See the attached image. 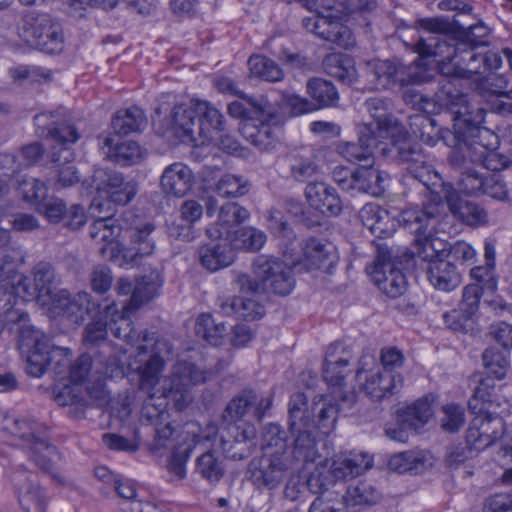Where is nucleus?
<instances>
[{
	"label": "nucleus",
	"mask_w": 512,
	"mask_h": 512,
	"mask_svg": "<svg viewBox=\"0 0 512 512\" xmlns=\"http://www.w3.org/2000/svg\"><path fill=\"white\" fill-rule=\"evenodd\" d=\"M20 35L25 42L48 54H57L64 49L62 29L47 14L27 16Z\"/></svg>",
	"instance_id": "obj_16"
},
{
	"label": "nucleus",
	"mask_w": 512,
	"mask_h": 512,
	"mask_svg": "<svg viewBox=\"0 0 512 512\" xmlns=\"http://www.w3.org/2000/svg\"><path fill=\"white\" fill-rule=\"evenodd\" d=\"M62 116L60 111L43 112L34 117L35 125L39 133L50 137L61 146L59 151L54 150L51 154L53 168L52 177L49 179L52 187L56 190L68 188L80 182L81 175L73 161L75 154L68 148L80 139V134L73 125L59 123Z\"/></svg>",
	"instance_id": "obj_7"
},
{
	"label": "nucleus",
	"mask_w": 512,
	"mask_h": 512,
	"mask_svg": "<svg viewBox=\"0 0 512 512\" xmlns=\"http://www.w3.org/2000/svg\"><path fill=\"white\" fill-rule=\"evenodd\" d=\"M35 210L49 222L58 223L64 219L66 205L57 197H47Z\"/></svg>",
	"instance_id": "obj_63"
},
{
	"label": "nucleus",
	"mask_w": 512,
	"mask_h": 512,
	"mask_svg": "<svg viewBox=\"0 0 512 512\" xmlns=\"http://www.w3.org/2000/svg\"><path fill=\"white\" fill-rule=\"evenodd\" d=\"M474 414L476 416L471 421L466 435V441L472 449L481 451L491 446L497 439L502 440L505 434L503 411L487 408Z\"/></svg>",
	"instance_id": "obj_19"
},
{
	"label": "nucleus",
	"mask_w": 512,
	"mask_h": 512,
	"mask_svg": "<svg viewBox=\"0 0 512 512\" xmlns=\"http://www.w3.org/2000/svg\"><path fill=\"white\" fill-rule=\"evenodd\" d=\"M509 354L505 350L487 347L482 353V361L487 373L498 380L505 378L509 369Z\"/></svg>",
	"instance_id": "obj_53"
},
{
	"label": "nucleus",
	"mask_w": 512,
	"mask_h": 512,
	"mask_svg": "<svg viewBox=\"0 0 512 512\" xmlns=\"http://www.w3.org/2000/svg\"><path fill=\"white\" fill-rule=\"evenodd\" d=\"M154 226L146 223L143 226H135L129 229L131 244L128 248L122 246V252L117 265L120 267H133L154 253L155 241L151 238Z\"/></svg>",
	"instance_id": "obj_25"
},
{
	"label": "nucleus",
	"mask_w": 512,
	"mask_h": 512,
	"mask_svg": "<svg viewBox=\"0 0 512 512\" xmlns=\"http://www.w3.org/2000/svg\"><path fill=\"white\" fill-rule=\"evenodd\" d=\"M412 102L418 104L426 114L439 113L443 108L451 110L454 114V131L463 141L471 140V145H479L488 151L481 153L479 160L482 167L497 171L504 167L497 160L498 155L494 150L498 146V137L490 129L483 127L486 110L471 103L467 96L462 94L454 80H445L438 88L434 97L430 98L421 93L413 95Z\"/></svg>",
	"instance_id": "obj_3"
},
{
	"label": "nucleus",
	"mask_w": 512,
	"mask_h": 512,
	"mask_svg": "<svg viewBox=\"0 0 512 512\" xmlns=\"http://www.w3.org/2000/svg\"><path fill=\"white\" fill-rule=\"evenodd\" d=\"M36 423L27 419L13 418L8 420L5 429L12 435L27 441L30 449V457L45 471L50 469V462L56 456V448L45 440L34 436Z\"/></svg>",
	"instance_id": "obj_23"
},
{
	"label": "nucleus",
	"mask_w": 512,
	"mask_h": 512,
	"mask_svg": "<svg viewBox=\"0 0 512 512\" xmlns=\"http://www.w3.org/2000/svg\"><path fill=\"white\" fill-rule=\"evenodd\" d=\"M433 465L432 455L423 450L405 451L393 455L389 461L388 466L391 470L400 474L410 473L418 474Z\"/></svg>",
	"instance_id": "obj_38"
},
{
	"label": "nucleus",
	"mask_w": 512,
	"mask_h": 512,
	"mask_svg": "<svg viewBox=\"0 0 512 512\" xmlns=\"http://www.w3.org/2000/svg\"><path fill=\"white\" fill-rule=\"evenodd\" d=\"M268 228L280 240L291 244L295 240V234L289 223L286 221L281 210L271 209L267 216Z\"/></svg>",
	"instance_id": "obj_60"
},
{
	"label": "nucleus",
	"mask_w": 512,
	"mask_h": 512,
	"mask_svg": "<svg viewBox=\"0 0 512 512\" xmlns=\"http://www.w3.org/2000/svg\"><path fill=\"white\" fill-rule=\"evenodd\" d=\"M284 177L290 181L305 183L321 172L317 153L309 148L289 152L282 160Z\"/></svg>",
	"instance_id": "obj_24"
},
{
	"label": "nucleus",
	"mask_w": 512,
	"mask_h": 512,
	"mask_svg": "<svg viewBox=\"0 0 512 512\" xmlns=\"http://www.w3.org/2000/svg\"><path fill=\"white\" fill-rule=\"evenodd\" d=\"M196 471L201 477L208 480H219L224 476L225 468L221 459L207 451L197 458Z\"/></svg>",
	"instance_id": "obj_59"
},
{
	"label": "nucleus",
	"mask_w": 512,
	"mask_h": 512,
	"mask_svg": "<svg viewBox=\"0 0 512 512\" xmlns=\"http://www.w3.org/2000/svg\"><path fill=\"white\" fill-rule=\"evenodd\" d=\"M434 397L426 395L398 412V420L410 429L417 430L426 425L434 414Z\"/></svg>",
	"instance_id": "obj_40"
},
{
	"label": "nucleus",
	"mask_w": 512,
	"mask_h": 512,
	"mask_svg": "<svg viewBox=\"0 0 512 512\" xmlns=\"http://www.w3.org/2000/svg\"><path fill=\"white\" fill-rule=\"evenodd\" d=\"M220 311L225 316H237L246 320H254L264 314V308L251 298L234 296L219 302Z\"/></svg>",
	"instance_id": "obj_44"
},
{
	"label": "nucleus",
	"mask_w": 512,
	"mask_h": 512,
	"mask_svg": "<svg viewBox=\"0 0 512 512\" xmlns=\"http://www.w3.org/2000/svg\"><path fill=\"white\" fill-rule=\"evenodd\" d=\"M373 466V458L367 453H341L335 455L329 466L328 473L335 480L356 478L363 475Z\"/></svg>",
	"instance_id": "obj_28"
},
{
	"label": "nucleus",
	"mask_w": 512,
	"mask_h": 512,
	"mask_svg": "<svg viewBox=\"0 0 512 512\" xmlns=\"http://www.w3.org/2000/svg\"><path fill=\"white\" fill-rule=\"evenodd\" d=\"M71 358V350L62 347H52L49 366L58 380L69 378V370L72 366Z\"/></svg>",
	"instance_id": "obj_61"
},
{
	"label": "nucleus",
	"mask_w": 512,
	"mask_h": 512,
	"mask_svg": "<svg viewBox=\"0 0 512 512\" xmlns=\"http://www.w3.org/2000/svg\"><path fill=\"white\" fill-rule=\"evenodd\" d=\"M307 92L317 103V109L334 106L339 100L335 86L321 78L310 79L307 82Z\"/></svg>",
	"instance_id": "obj_52"
},
{
	"label": "nucleus",
	"mask_w": 512,
	"mask_h": 512,
	"mask_svg": "<svg viewBox=\"0 0 512 512\" xmlns=\"http://www.w3.org/2000/svg\"><path fill=\"white\" fill-rule=\"evenodd\" d=\"M359 217L363 225L376 237L386 238L393 235L396 229V221L389 212L380 206L370 203L364 205Z\"/></svg>",
	"instance_id": "obj_34"
},
{
	"label": "nucleus",
	"mask_w": 512,
	"mask_h": 512,
	"mask_svg": "<svg viewBox=\"0 0 512 512\" xmlns=\"http://www.w3.org/2000/svg\"><path fill=\"white\" fill-rule=\"evenodd\" d=\"M196 334L213 346L223 343L227 328L223 322H217L209 313L200 314L195 323Z\"/></svg>",
	"instance_id": "obj_51"
},
{
	"label": "nucleus",
	"mask_w": 512,
	"mask_h": 512,
	"mask_svg": "<svg viewBox=\"0 0 512 512\" xmlns=\"http://www.w3.org/2000/svg\"><path fill=\"white\" fill-rule=\"evenodd\" d=\"M468 59L466 67H460L452 65L450 66V75L443 77V79L439 80V88L442 86V83L445 80H454L456 85L458 86L459 78H471L472 75L480 74V67L473 66V62H481L483 63L484 70H497L502 65L501 57L494 52H488L486 54H476L472 51L468 52ZM464 61L466 58H462Z\"/></svg>",
	"instance_id": "obj_36"
},
{
	"label": "nucleus",
	"mask_w": 512,
	"mask_h": 512,
	"mask_svg": "<svg viewBox=\"0 0 512 512\" xmlns=\"http://www.w3.org/2000/svg\"><path fill=\"white\" fill-rule=\"evenodd\" d=\"M338 406L330 396L320 395L308 404L304 393H294L289 401V427L297 433L293 457L287 452V442L277 424L265 426L262 435L263 456L254 458L248 467L249 480H271L275 473L302 462V477L320 480L328 468V459L317 451L315 438L330 435L336 426Z\"/></svg>",
	"instance_id": "obj_2"
},
{
	"label": "nucleus",
	"mask_w": 512,
	"mask_h": 512,
	"mask_svg": "<svg viewBox=\"0 0 512 512\" xmlns=\"http://www.w3.org/2000/svg\"><path fill=\"white\" fill-rule=\"evenodd\" d=\"M494 384L489 379H483L469 400L468 406L472 413L483 412L487 408L496 409L493 396Z\"/></svg>",
	"instance_id": "obj_57"
},
{
	"label": "nucleus",
	"mask_w": 512,
	"mask_h": 512,
	"mask_svg": "<svg viewBox=\"0 0 512 512\" xmlns=\"http://www.w3.org/2000/svg\"><path fill=\"white\" fill-rule=\"evenodd\" d=\"M184 433V443L175 447L172 453L173 461L177 462L174 469L178 477H185L183 463L190 457L193 449L206 441H210L215 435L216 429L211 426L203 431L197 423L191 422L185 425Z\"/></svg>",
	"instance_id": "obj_27"
},
{
	"label": "nucleus",
	"mask_w": 512,
	"mask_h": 512,
	"mask_svg": "<svg viewBox=\"0 0 512 512\" xmlns=\"http://www.w3.org/2000/svg\"><path fill=\"white\" fill-rule=\"evenodd\" d=\"M255 401V393L252 390H244L228 403L223 412L224 420L232 424L228 428V433L233 437V440L222 435L221 448L224 453L233 459H243L250 453V449L255 446L257 435L255 426L250 423L235 424L244 417Z\"/></svg>",
	"instance_id": "obj_12"
},
{
	"label": "nucleus",
	"mask_w": 512,
	"mask_h": 512,
	"mask_svg": "<svg viewBox=\"0 0 512 512\" xmlns=\"http://www.w3.org/2000/svg\"><path fill=\"white\" fill-rule=\"evenodd\" d=\"M338 262L336 247L327 241L310 238L303 247L302 263L307 270L329 272Z\"/></svg>",
	"instance_id": "obj_29"
},
{
	"label": "nucleus",
	"mask_w": 512,
	"mask_h": 512,
	"mask_svg": "<svg viewBox=\"0 0 512 512\" xmlns=\"http://www.w3.org/2000/svg\"><path fill=\"white\" fill-rule=\"evenodd\" d=\"M400 151L403 159L420 163L419 170L411 175L431 192V202L443 203L442 199H445L451 212L469 226L477 227L488 223L487 211L476 203L461 201L453 184L443 181L433 169L432 159L426 153L409 145L403 146Z\"/></svg>",
	"instance_id": "obj_4"
},
{
	"label": "nucleus",
	"mask_w": 512,
	"mask_h": 512,
	"mask_svg": "<svg viewBox=\"0 0 512 512\" xmlns=\"http://www.w3.org/2000/svg\"><path fill=\"white\" fill-rule=\"evenodd\" d=\"M18 192L23 200L35 209L48 197L46 183L33 177H25L18 181Z\"/></svg>",
	"instance_id": "obj_54"
},
{
	"label": "nucleus",
	"mask_w": 512,
	"mask_h": 512,
	"mask_svg": "<svg viewBox=\"0 0 512 512\" xmlns=\"http://www.w3.org/2000/svg\"><path fill=\"white\" fill-rule=\"evenodd\" d=\"M163 284V277L159 271L143 276L134 286L131 298L126 304V310H135L149 302L156 296Z\"/></svg>",
	"instance_id": "obj_47"
},
{
	"label": "nucleus",
	"mask_w": 512,
	"mask_h": 512,
	"mask_svg": "<svg viewBox=\"0 0 512 512\" xmlns=\"http://www.w3.org/2000/svg\"><path fill=\"white\" fill-rule=\"evenodd\" d=\"M427 277L434 288L449 292L461 283L460 273L455 265L446 260L434 261L427 267Z\"/></svg>",
	"instance_id": "obj_39"
},
{
	"label": "nucleus",
	"mask_w": 512,
	"mask_h": 512,
	"mask_svg": "<svg viewBox=\"0 0 512 512\" xmlns=\"http://www.w3.org/2000/svg\"><path fill=\"white\" fill-rule=\"evenodd\" d=\"M248 65L252 75L265 81L276 82L283 78V71L278 64L265 56H251Z\"/></svg>",
	"instance_id": "obj_55"
},
{
	"label": "nucleus",
	"mask_w": 512,
	"mask_h": 512,
	"mask_svg": "<svg viewBox=\"0 0 512 512\" xmlns=\"http://www.w3.org/2000/svg\"><path fill=\"white\" fill-rule=\"evenodd\" d=\"M350 362V353L345 350L342 344H331L326 351L323 378L332 385L339 386L342 384Z\"/></svg>",
	"instance_id": "obj_35"
},
{
	"label": "nucleus",
	"mask_w": 512,
	"mask_h": 512,
	"mask_svg": "<svg viewBox=\"0 0 512 512\" xmlns=\"http://www.w3.org/2000/svg\"><path fill=\"white\" fill-rule=\"evenodd\" d=\"M105 155L120 165H132L143 159L145 151L134 141L115 143L112 137H106L103 142Z\"/></svg>",
	"instance_id": "obj_42"
},
{
	"label": "nucleus",
	"mask_w": 512,
	"mask_h": 512,
	"mask_svg": "<svg viewBox=\"0 0 512 512\" xmlns=\"http://www.w3.org/2000/svg\"><path fill=\"white\" fill-rule=\"evenodd\" d=\"M197 99H192L188 104L176 105L169 120V128L178 136L186 137L192 142L197 138V111L195 109Z\"/></svg>",
	"instance_id": "obj_37"
},
{
	"label": "nucleus",
	"mask_w": 512,
	"mask_h": 512,
	"mask_svg": "<svg viewBox=\"0 0 512 512\" xmlns=\"http://www.w3.org/2000/svg\"><path fill=\"white\" fill-rule=\"evenodd\" d=\"M442 428L448 432L458 431L465 423L464 408L455 403H449L442 407Z\"/></svg>",
	"instance_id": "obj_62"
},
{
	"label": "nucleus",
	"mask_w": 512,
	"mask_h": 512,
	"mask_svg": "<svg viewBox=\"0 0 512 512\" xmlns=\"http://www.w3.org/2000/svg\"><path fill=\"white\" fill-rule=\"evenodd\" d=\"M160 183L165 194L183 197L192 189L195 176L189 166L175 162L164 169Z\"/></svg>",
	"instance_id": "obj_31"
},
{
	"label": "nucleus",
	"mask_w": 512,
	"mask_h": 512,
	"mask_svg": "<svg viewBox=\"0 0 512 512\" xmlns=\"http://www.w3.org/2000/svg\"><path fill=\"white\" fill-rule=\"evenodd\" d=\"M309 10L316 13L303 19L305 29L339 47L349 49L355 45L350 29L342 19L354 11L371 10V0H305Z\"/></svg>",
	"instance_id": "obj_6"
},
{
	"label": "nucleus",
	"mask_w": 512,
	"mask_h": 512,
	"mask_svg": "<svg viewBox=\"0 0 512 512\" xmlns=\"http://www.w3.org/2000/svg\"><path fill=\"white\" fill-rule=\"evenodd\" d=\"M489 336L498 343L502 350L510 352L512 349V324L498 321L491 324Z\"/></svg>",
	"instance_id": "obj_64"
},
{
	"label": "nucleus",
	"mask_w": 512,
	"mask_h": 512,
	"mask_svg": "<svg viewBox=\"0 0 512 512\" xmlns=\"http://www.w3.org/2000/svg\"><path fill=\"white\" fill-rule=\"evenodd\" d=\"M18 500L24 512H45L47 497L39 482H21Z\"/></svg>",
	"instance_id": "obj_50"
},
{
	"label": "nucleus",
	"mask_w": 512,
	"mask_h": 512,
	"mask_svg": "<svg viewBox=\"0 0 512 512\" xmlns=\"http://www.w3.org/2000/svg\"><path fill=\"white\" fill-rule=\"evenodd\" d=\"M126 310V305L119 310L115 303L105 306V318H109V329L113 335L133 347L136 343V357L134 360L126 357L127 349L120 350L119 354L109 356L105 362L107 377L122 375L124 368L134 369L140 378V388L149 393L145 400L142 414L149 421L163 418L166 414L167 400L173 402L177 410L185 409L192 401L191 389L193 386L206 381V371L188 361H179L173 366L172 374L161 380L164 369V360L160 356L162 341H155L147 333L140 339L135 336L132 321Z\"/></svg>",
	"instance_id": "obj_1"
},
{
	"label": "nucleus",
	"mask_w": 512,
	"mask_h": 512,
	"mask_svg": "<svg viewBox=\"0 0 512 512\" xmlns=\"http://www.w3.org/2000/svg\"><path fill=\"white\" fill-rule=\"evenodd\" d=\"M447 217L446 205L440 202H428L422 208H407L400 214V222L415 237L418 257L428 265L448 257L449 243L435 236L445 230Z\"/></svg>",
	"instance_id": "obj_5"
},
{
	"label": "nucleus",
	"mask_w": 512,
	"mask_h": 512,
	"mask_svg": "<svg viewBox=\"0 0 512 512\" xmlns=\"http://www.w3.org/2000/svg\"><path fill=\"white\" fill-rule=\"evenodd\" d=\"M383 141V139L371 134H368L362 141L360 129L358 143L346 142L340 144L338 151L349 162H365V165H367L373 163V149L377 148Z\"/></svg>",
	"instance_id": "obj_41"
},
{
	"label": "nucleus",
	"mask_w": 512,
	"mask_h": 512,
	"mask_svg": "<svg viewBox=\"0 0 512 512\" xmlns=\"http://www.w3.org/2000/svg\"><path fill=\"white\" fill-rule=\"evenodd\" d=\"M450 162L460 173L458 188H455L457 192L467 195L482 194L486 176L477 170L475 164L468 162L459 151H453L451 153Z\"/></svg>",
	"instance_id": "obj_33"
},
{
	"label": "nucleus",
	"mask_w": 512,
	"mask_h": 512,
	"mask_svg": "<svg viewBox=\"0 0 512 512\" xmlns=\"http://www.w3.org/2000/svg\"><path fill=\"white\" fill-rule=\"evenodd\" d=\"M299 262L293 260L291 264L266 255H259L253 262L254 278L240 275L238 284L243 292L264 293L272 292L279 295H288L294 287V278L291 265Z\"/></svg>",
	"instance_id": "obj_11"
},
{
	"label": "nucleus",
	"mask_w": 512,
	"mask_h": 512,
	"mask_svg": "<svg viewBox=\"0 0 512 512\" xmlns=\"http://www.w3.org/2000/svg\"><path fill=\"white\" fill-rule=\"evenodd\" d=\"M382 175L379 170L373 168V163L362 165L352 173V193H368L378 195L382 192Z\"/></svg>",
	"instance_id": "obj_46"
},
{
	"label": "nucleus",
	"mask_w": 512,
	"mask_h": 512,
	"mask_svg": "<svg viewBox=\"0 0 512 512\" xmlns=\"http://www.w3.org/2000/svg\"><path fill=\"white\" fill-rule=\"evenodd\" d=\"M432 71L428 61L421 58L409 65L389 60L380 61L375 65V76L382 88H389L394 84L426 82L432 78Z\"/></svg>",
	"instance_id": "obj_18"
},
{
	"label": "nucleus",
	"mask_w": 512,
	"mask_h": 512,
	"mask_svg": "<svg viewBox=\"0 0 512 512\" xmlns=\"http://www.w3.org/2000/svg\"><path fill=\"white\" fill-rule=\"evenodd\" d=\"M325 72L339 81L352 84L357 79V70L352 57L343 53H332L323 60Z\"/></svg>",
	"instance_id": "obj_45"
},
{
	"label": "nucleus",
	"mask_w": 512,
	"mask_h": 512,
	"mask_svg": "<svg viewBox=\"0 0 512 512\" xmlns=\"http://www.w3.org/2000/svg\"><path fill=\"white\" fill-rule=\"evenodd\" d=\"M105 205L98 199L93 200L90 210L97 219L89 226V236L101 255L117 264L122 252V244L118 241L122 227L111 215H100Z\"/></svg>",
	"instance_id": "obj_15"
},
{
	"label": "nucleus",
	"mask_w": 512,
	"mask_h": 512,
	"mask_svg": "<svg viewBox=\"0 0 512 512\" xmlns=\"http://www.w3.org/2000/svg\"><path fill=\"white\" fill-rule=\"evenodd\" d=\"M195 109L197 111V138L201 139L202 143L216 142L222 149L232 152L237 148V142L232 140L229 136L218 135L224 130L225 121L224 116L211 103L198 100L196 101Z\"/></svg>",
	"instance_id": "obj_21"
},
{
	"label": "nucleus",
	"mask_w": 512,
	"mask_h": 512,
	"mask_svg": "<svg viewBox=\"0 0 512 512\" xmlns=\"http://www.w3.org/2000/svg\"><path fill=\"white\" fill-rule=\"evenodd\" d=\"M19 349L26 355L28 374L33 377L42 376L50 365L52 347L49 338L32 326L23 327L19 335Z\"/></svg>",
	"instance_id": "obj_20"
},
{
	"label": "nucleus",
	"mask_w": 512,
	"mask_h": 512,
	"mask_svg": "<svg viewBox=\"0 0 512 512\" xmlns=\"http://www.w3.org/2000/svg\"><path fill=\"white\" fill-rule=\"evenodd\" d=\"M249 217V211L238 203H226L216 222L206 228V234L209 239H228L234 251H259L266 242L265 233L252 226L239 227Z\"/></svg>",
	"instance_id": "obj_8"
},
{
	"label": "nucleus",
	"mask_w": 512,
	"mask_h": 512,
	"mask_svg": "<svg viewBox=\"0 0 512 512\" xmlns=\"http://www.w3.org/2000/svg\"><path fill=\"white\" fill-rule=\"evenodd\" d=\"M338 482H287L284 488L285 498L296 501L304 493L324 496L330 489L336 488Z\"/></svg>",
	"instance_id": "obj_56"
},
{
	"label": "nucleus",
	"mask_w": 512,
	"mask_h": 512,
	"mask_svg": "<svg viewBox=\"0 0 512 512\" xmlns=\"http://www.w3.org/2000/svg\"><path fill=\"white\" fill-rule=\"evenodd\" d=\"M240 100L228 105L231 117L246 121L244 129L254 131L248 134L252 142L260 147L268 148L278 138L281 125L274 108L264 98H253L241 93Z\"/></svg>",
	"instance_id": "obj_10"
},
{
	"label": "nucleus",
	"mask_w": 512,
	"mask_h": 512,
	"mask_svg": "<svg viewBox=\"0 0 512 512\" xmlns=\"http://www.w3.org/2000/svg\"><path fill=\"white\" fill-rule=\"evenodd\" d=\"M98 308L99 304L93 301L88 292L82 291L71 296L67 290L61 289L53 297L48 314L52 318L61 317L69 327H76L87 316L96 313Z\"/></svg>",
	"instance_id": "obj_17"
},
{
	"label": "nucleus",
	"mask_w": 512,
	"mask_h": 512,
	"mask_svg": "<svg viewBox=\"0 0 512 512\" xmlns=\"http://www.w3.org/2000/svg\"><path fill=\"white\" fill-rule=\"evenodd\" d=\"M356 381L372 401H382L397 393L403 378L397 373H384L374 356L363 355L358 362Z\"/></svg>",
	"instance_id": "obj_14"
},
{
	"label": "nucleus",
	"mask_w": 512,
	"mask_h": 512,
	"mask_svg": "<svg viewBox=\"0 0 512 512\" xmlns=\"http://www.w3.org/2000/svg\"><path fill=\"white\" fill-rule=\"evenodd\" d=\"M365 107L369 112L372 121L363 124L361 128V139L363 140L368 134L375 135L383 140H390V152L403 164L407 165L410 174L417 172L420 163L414 160H405L401 157L400 149L405 145L417 148L425 153L419 143H415L407 138V132L404 127L389 112V104L387 100L372 97L365 101Z\"/></svg>",
	"instance_id": "obj_9"
},
{
	"label": "nucleus",
	"mask_w": 512,
	"mask_h": 512,
	"mask_svg": "<svg viewBox=\"0 0 512 512\" xmlns=\"http://www.w3.org/2000/svg\"><path fill=\"white\" fill-rule=\"evenodd\" d=\"M419 27L427 35H422L416 44V50L419 54L418 58L425 59L428 57L439 58L436 62L441 74V79L449 76L452 61L457 58L456 49L441 35L446 33L448 25L439 18H425L418 21Z\"/></svg>",
	"instance_id": "obj_13"
},
{
	"label": "nucleus",
	"mask_w": 512,
	"mask_h": 512,
	"mask_svg": "<svg viewBox=\"0 0 512 512\" xmlns=\"http://www.w3.org/2000/svg\"><path fill=\"white\" fill-rule=\"evenodd\" d=\"M145 125L144 112L136 106L118 110L111 121L113 132L123 136L141 131Z\"/></svg>",
	"instance_id": "obj_49"
},
{
	"label": "nucleus",
	"mask_w": 512,
	"mask_h": 512,
	"mask_svg": "<svg viewBox=\"0 0 512 512\" xmlns=\"http://www.w3.org/2000/svg\"><path fill=\"white\" fill-rule=\"evenodd\" d=\"M33 276L37 297L48 309L53 297L59 292L54 269L51 264L40 262L34 267Z\"/></svg>",
	"instance_id": "obj_43"
},
{
	"label": "nucleus",
	"mask_w": 512,
	"mask_h": 512,
	"mask_svg": "<svg viewBox=\"0 0 512 512\" xmlns=\"http://www.w3.org/2000/svg\"><path fill=\"white\" fill-rule=\"evenodd\" d=\"M97 190L105 195L110 202L118 205L128 204L136 195L137 187L133 181L126 180L114 171H97L95 174Z\"/></svg>",
	"instance_id": "obj_26"
},
{
	"label": "nucleus",
	"mask_w": 512,
	"mask_h": 512,
	"mask_svg": "<svg viewBox=\"0 0 512 512\" xmlns=\"http://www.w3.org/2000/svg\"><path fill=\"white\" fill-rule=\"evenodd\" d=\"M381 499V494L371 482H357L346 489L342 500L346 508L360 510L364 506L375 505Z\"/></svg>",
	"instance_id": "obj_48"
},
{
	"label": "nucleus",
	"mask_w": 512,
	"mask_h": 512,
	"mask_svg": "<svg viewBox=\"0 0 512 512\" xmlns=\"http://www.w3.org/2000/svg\"><path fill=\"white\" fill-rule=\"evenodd\" d=\"M368 273L377 287L387 296L397 298L404 294L408 281L403 271L391 260L390 252L379 249Z\"/></svg>",
	"instance_id": "obj_22"
},
{
	"label": "nucleus",
	"mask_w": 512,
	"mask_h": 512,
	"mask_svg": "<svg viewBox=\"0 0 512 512\" xmlns=\"http://www.w3.org/2000/svg\"><path fill=\"white\" fill-rule=\"evenodd\" d=\"M210 240L199 248L198 257L201 265L211 272L231 265L234 262L235 251L230 241L228 239Z\"/></svg>",
	"instance_id": "obj_32"
},
{
	"label": "nucleus",
	"mask_w": 512,
	"mask_h": 512,
	"mask_svg": "<svg viewBox=\"0 0 512 512\" xmlns=\"http://www.w3.org/2000/svg\"><path fill=\"white\" fill-rule=\"evenodd\" d=\"M249 191L248 182L241 176L233 174L223 175L216 183V192L221 197L236 198L247 194Z\"/></svg>",
	"instance_id": "obj_58"
},
{
	"label": "nucleus",
	"mask_w": 512,
	"mask_h": 512,
	"mask_svg": "<svg viewBox=\"0 0 512 512\" xmlns=\"http://www.w3.org/2000/svg\"><path fill=\"white\" fill-rule=\"evenodd\" d=\"M305 197L309 205L326 216H337L343 205L335 188L324 182H310L305 188Z\"/></svg>",
	"instance_id": "obj_30"
}]
</instances>
